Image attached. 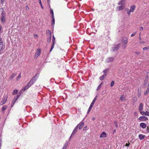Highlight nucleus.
Segmentation results:
<instances>
[{"label":"nucleus","instance_id":"49","mask_svg":"<svg viewBox=\"0 0 149 149\" xmlns=\"http://www.w3.org/2000/svg\"><path fill=\"white\" fill-rule=\"evenodd\" d=\"M136 34V33H133L131 35V36L132 37H133V36H134Z\"/></svg>","mask_w":149,"mask_h":149},{"label":"nucleus","instance_id":"27","mask_svg":"<svg viewBox=\"0 0 149 149\" xmlns=\"http://www.w3.org/2000/svg\"><path fill=\"white\" fill-rule=\"evenodd\" d=\"M51 36H49V37L47 38V41L49 43L51 40Z\"/></svg>","mask_w":149,"mask_h":149},{"label":"nucleus","instance_id":"54","mask_svg":"<svg viewBox=\"0 0 149 149\" xmlns=\"http://www.w3.org/2000/svg\"><path fill=\"white\" fill-rule=\"evenodd\" d=\"M87 128V127L86 126L84 128V130H86Z\"/></svg>","mask_w":149,"mask_h":149},{"label":"nucleus","instance_id":"56","mask_svg":"<svg viewBox=\"0 0 149 149\" xmlns=\"http://www.w3.org/2000/svg\"><path fill=\"white\" fill-rule=\"evenodd\" d=\"M94 104L91 103V104L90 106L93 107Z\"/></svg>","mask_w":149,"mask_h":149},{"label":"nucleus","instance_id":"23","mask_svg":"<svg viewBox=\"0 0 149 149\" xmlns=\"http://www.w3.org/2000/svg\"><path fill=\"white\" fill-rule=\"evenodd\" d=\"M19 97V95H17L16 96L14 97L13 100L15 101H16Z\"/></svg>","mask_w":149,"mask_h":149},{"label":"nucleus","instance_id":"43","mask_svg":"<svg viewBox=\"0 0 149 149\" xmlns=\"http://www.w3.org/2000/svg\"><path fill=\"white\" fill-rule=\"evenodd\" d=\"M75 5H76L77 7L78 6V7H80V5H78V3L77 2H75Z\"/></svg>","mask_w":149,"mask_h":149},{"label":"nucleus","instance_id":"44","mask_svg":"<svg viewBox=\"0 0 149 149\" xmlns=\"http://www.w3.org/2000/svg\"><path fill=\"white\" fill-rule=\"evenodd\" d=\"M54 45H53L52 46V47H51V49H50V50H49V52H51L52 50L53 49V48H54Z\"/></svg>","mask_w":149,"mask_h":149},{"label":"nucleus","instance_id":"5","mask_svg":"<svg viewBox=\"0 0 149 149\" xmlns=\"http://www.w3.org/2000/svg\"><path fill=\"white\" fill-rule=\"evenodd\" d=\"M138 120L141 121H145L148 120L147 117L145 116H141L140 117Z\"/></svg>","mask_w":149,"mask_h":149},{"label":"nucleus","instance_id":"1","mask_svg":"<svg viewBox=\"0 0 149 149\" xmlns=\"http://www.w3.org/2000/svg\"><path fill=\"white\" fill-rule=\"evenodd\" d=\"M5 13L3 8L0 9V18L2 22L4 23L5 22Z\"/></svg>","mask_w":149,"mask_h":149},{"label":"nucleus","instance_id":"45","mask_svg":"<svg viewBox=\"0 0 149 149\" xmlns=\"http://www.w3.org/2000/svg\"><path fill=\"white\" fill-rule=\"evenodd\" d=\"M133 100L135 102H136L137 100L136 97H134Z\"/></svg>","mask_w":149,"mask_h":149},{"label":"nucleus","instance_id":"60","mask_svg":"<svg viewBox=\"0 0 149 149\" xmlns=\"http://www.w3.org/2000/svg\"><path fill=\"white\" fill-rule=\"evenodd\" d=\"M95 102V101L94 100H93L92 102V103H93L94 104Z\"/></svg>","mask_w":149,"mask_h":149},{"label":"nucleus","instance_id":"11","mask_svg":"<svg viewBox=\"0 0 149 149\" xmlns=\"http://www.w3.org/2000/svg\"><path fill=\"white\" fill-rule=\"evenodd\" d=\"M7 98V96H4L3 97L1 102L2 103V104H4L5 103L6 101Z\"/></svg>","mask_w":149,"mask_h":149},{"label":"nucleus","instance_id":"31","mask_svg":"<svg viewBox=\"0 0 149 149\" xmlns=\"http://www.w3.org/2000/svg\"><path fill=\"white\" fill-rule=\"evenodd\" d=\"M84 123H81L79 127V129H81L84 125Z\"/></svg>","mask_w":149,"mask_h":149},{"label":"nucleus","instance_id":"20","mask_svg":"<svg viewBox=\"0 0 149 149\" xmlns=\"http://www.w3.org/2000/svg\"><path fill=\"white\" fill-rule=\"evenodd\" d=\"M125 10H126L127 11V12L128 15H130V14L132 12L130 11V10L128 8H126L125 9Z\"/></svg>","mask_w":149,"mask_h":149},{"label":"nucleus","instance_id":"15","mask_svg":"<svg viewBox=\"0 0 149 149\" xmlns=\"http://www.w3.org/2000/svg\"><path fill=\"white\" fill-rule=\"evenodd\" d=\"M136 8V6L134 5H133L131 6L130 7V11L132 12H134L135 9Z\"/></svg>","mask_w":149,"mask_h":149},{"label":"nucleus","instance_id":"26","mask_svg":"<svg viewBox=\"0 0 149 149\" xmlns=\"http://www.w3.org/2000/svg\"><path fill=\"white\" fill-rule=\"evenodd\" d=\"M148 79L147 78H146L145 79L144 81V85H146L147 83V82L148 81Z\"/></svg>","mask_w":149,"mask_h":149},{"label":"nucleus","instance_id":"28","mask_svg":"<svg viewBox=\"0 0 149 149\" xmlns=\"http://www.w3.org/2000/svg\"><path fill=\"white\" fill-rule=\"evenodd\" d=\"M109 71V69H106L103 71V72L104 74L107 73Z\"/></svg>","mask_w":149,"mask_h":149},{"label":"nucleus","instance_id":"41","mask_svg":"<svg viewBox=\"0 0 149 149\" xmlns=\"http://www.w3.org/2000/svg\"><path fill=\"white\" fill-rule=\"evenodd\" d=\"M16 101H15L13 100L12 101V104H11V107H13V106L14 104L15 103V102Z\"/></svg>","mask_w":149,"mask_h":149},{"label":"nucleus","instance_id":"6","mask_svg":"<svg viewBox=\"0 0 149 149\" xmlns=\"http://www.w3.org/2000/svg\"><path fill=\"white\" fill-rule=\"evenodd\" d=\"M120 44H118L115 45L113 47H112V50L113 51H116L120 47Z\"/></svg>","mask_w":149,"mask_h":149},{"label":"nucleus","instance_id":"55","mask_svg":"<svg viewBox=\"0 0 149 149\" xmlns=\"http://www.w3.org/2000/svg\"><path fill=\"white\" fill-rule=\"evenodd\" d=\"M92 107H92V106H90V107H89V109L90 110H91V109L92 108Z\"/></svg>","mask_w":149,"mask_h":149},{"label":"nucleus","instance_id":"38","mask_svg":"<svg viewBox=\"0 0 149 149\" xmlns=\"http://www.w3.org/2000/svg\"><path fill=\"white\" fill-rule=\"evenodd\" d=\"M21 74L20 73L19 75L17 76V78L16 79L17 80H18L21 77Z\"/></svg>","mask_w":149,"mask_h":149},{"label":"nucleus","instance_id":"9","mask_svg":"<svg viewBox=\"0 0 149 149\" xmlns=\"http://www.w3.org/2000/svg\"><path fill=\"white\" fill-rule=\"evenodd\" d=\"M143 105L142 103H140L139 107L138 110L140 111L143 110Z\"/></svg>","mask_w":149,"mask_h":149},{"label":"nucleus","instance_id":"58","mask_svg":"<svg viewBox=\"0 0 149 149\" xmlns=\"http://www.w3.org/2000/svg\"><path fill=\"white\" fill-rule=\"evenodd\" d=\"M97 97V96H96V97L94 98V99H93V100H94L95 101Z\"/></svg>","mask_w":149,"mask_h":149},{"label":"nucleus","instance_id":"21","mask_svg":"<svg viewBox=\"0 0 149 149\" xmlns=\"http://www.w3.org/2000/svg\"><path fill=\"white\" fill-rule=\"evenodd\" d=\"M106 76V75H105V74L103 75L100 77L99 79L100 80H102Z\"/></svg>","mask_w":149,"mask_h":149},{"label":"nucleus","instance_id":"62","mask_svg":"<svg viewBox=\"0 0 149 149\" xmlns=\"http://www.w3.org/2000/svg\"><path fill=\"white\" fill-rule=\"evenodd\" d=\"M79 125H77V126H76V129H77V128H78V127H79Z\"/></svg>","mask_w":149,"mask_h":149},{"label":"nucleus","instance_id":"40","mask_svg":"<svg viewBox=\"0 0 149 149\" xmlns=\"http://www.w3.org/2000/svg\"><path fill=\"white\" fill-rule=\"evenodd\" d=\"M28 88H27V87L26 86V87H23L22 89V91H25L27 89H28Z\"/></svg>","mask_w":149,"mask_h":149},{"label":"nucleus","instance_id":"32","mask_svg":"<svg viewBox=\"0 0 149 149\" xmlns=\"http://www.w3.org/2000/svg\"><path fill=\"white\" fill-rule=\"evenodd\" d=\"M68 142L67 141L66 142L63 147L64 148L66 149V148L67 146L68 145Z\"/></svg>","mask_w":149,"mask_h":149},{"label":"nucleus","instance_id":"7","mask_svg":"<svg viewBox=\"0 0 149 149\" xmlns=\"http://www.w3.org/2000/svg\"><path fill=\"white\" fill-rule=\"evenodd\" d=\"M41 53V50L40 49H38L37 50V51L35 54V58H37L38 56H39Z\"/></svg>","mask_w":149,"mask_h":149},{"label":"nucleus","instance_id":"16","mask_svg":"<svg viewBox=\"0 0 149 149\" xmlns=\"http://www.w3.org/2000/svg\"><path fill=\"white\" fill-rule=\"evenodd\" d=\"M74 129L73 130V132H72V134L70 138H69V141H71V140H72V139H73V137H74Z\"/></svg>","mask_w":149,"mask_h":149},{"label":"nucleus","instance_id":"12","mask_svg":"<svg viewBox=\"0 0 149 149\" xmlns=\"http://www.w3.org/2000/svg\"><path fill=\"white\" fill-rule=\"evenodd\" d=\"M125 8L124 6H118L116 8V10L118 11H120L123 10Z\"/></svg>","mask_w":149,"mask_h":149},{"label":"nucleus","instance_id":"61","mask_svg":"<svg viewBox=\"0 0 149 149\" xmlns=\"http://www.w3.org/2000/svg\"><path fill=\"white\" fill-rule=\"evenodd\" d=\"M26 10H27L28 9H29V8H28V6H26Z\"/></svg>","mask_w":149,"mask_h":149},{"label":"nucleus","instance_id":"53","mask_svg":"<svg viewBox=\"0 0 149 149\" xmlns=\"http://www.w3.org/2000/svg\"><path fill=\"white\" fill-rule=\"evenodd\" d=\"M2 29V26L1 25H0V33H1V31Z\"/></svg>","mask_w":149,"mask_h":149},{"label":"nucleus","instance_id":"25","mask_svg":"<svg viewBox=\"0 0 149 149\" xmlns=\"http://www.w3.org/2000/svg\"><path fill=\"white\" fill-rule=\"evenodd\" d=\"M33 84L31 83V82H29L28 83V84L27 85L26 87H27V88H28L29 87H30Z\"/></svg>","mask_w":149,"mask_h":149},{"label":"nucleus","instance_id":"46","mask_svg":"<svg viewBox=\"0 0 149 149\" xmlns=\"http://www.w3.org/2000/svg\"><path fill=\"white\" fill-rule=\"evenodd\" d=\"M130 143H126L125 145V146H130Z\"/></svg>","mask_w":149,"mask_h":149},{"label":"nucleus","instance_id":"3","mask_svg":"<svg viewBox=\"0 0 149 149\" xmlns=\"http://www.w3.org/2000/svg\"><path fill=\"white\" fill-rule=\"evenodd\" d=\"M38 78V74H36L33 77L32 79L30 81V82L33 84V83L35 82L36 80Z\"/></svg>","mask_w":149,"mask_h":149},{"label":"nucleus","instance_id":"36","mask_svg":"<svg viewBox=\"0 0 149 149\" xmlns=\"http://www.w3.org/2000/svg\"><path fill=\"white\" fill-rule=\"evenodd\" d=\"M7 108L6 106L5 105L2 108V111H4Z\"/></svg>","mask_w":149,"mask_h":149},{"label":"nucleus","instance_id":"4","mask_svg":"<svg viewBox=\"0 0 149 149\" xmlns=\"http://www.w3.org/2000/svg\"><path fill=\"white\" fill-rule=\"evenodd\" d=\"M5 48V45L3 44V42H0V54H1L2 52L1 51L4 49Z\"/></svg>","mask_w":149,"mask_h":149},{"label":"nucleus","instance_id":"19","mask_svg":"<svg viewBox=\"0 0 149 149\" xmlns=\"http://www.w3.org/2000/svg\"><path fill=\"white\" fill-rule=\"evenodd\" d=\"M55 24V19L54 17H52L51 25L52 26H54Z\"/></svg>","mask_w":149,"mask_h":149},{"label":"nucleus","instance_id":"64","mask_svg":"<svg viewBox=\"0 0 149 149\" xmlns=\"http://www.w3.org/2000/svg\"><path fill=\"white\" fill-rule=\"evenodd\" d=\"M149 128H147V130L148 131V132H149Z\"/></svg>","mask_w":149,"mask_h":149},{"label":"nucleus","instance_id":"42","mask_svg":"<svg viewBox=\"0 0 149 149\" xmlns=\"http://www.w3.org/2000/svg\"><path fill=\"white\" fill-rule=\"evenodd\" d=\"M114 84V82L113 81H112L111 84V86H113Z\"/></svg>","mask_w":149,"mask_h":149},{"label":"nucleus","instance_id":"2","mask_svg":"<svg viewBox=\"0 0 149 149\" xmlns=\"http://www.w3.org/2000/svg\"><path fill=\"white\" fill-rule=\"evenodd\" d=\"M122 43L123 45V49H125L126 48V44L127 42V38H123L122 41Z\"/></svg>","mask_w":149,"mask_h":149},{"label":"nucleus","instance_id":"59","mask_svg":"<svg viewBox=\"0 0 149 149\" xmlns=\"http://www.w3.org/2000/svg\"><path fill=\"white\" fill-rule=\"evenodd\" d=\"M22 92L21 91H20L19 93V96L20 95L22 94Z\"/></svg>","mask_w":149,"mask_h":149},{"label":"nucleus","instance_id":"48","mask_svg":"<svg viewBox=\"0 0 149 149\" xmlns=\"http://www.w3.org/2000/svg\"><path fill=\"white\" fill-rule=\"evenodd\" d=\"M114 123L115 124V126L116 127H118V125H117V123H116V122H114Z\"/></svg>","mask_w":149,"mask_h":149},{"label":"nucleus","instance_id":"50","mask_svg":"<svg viewBox=\"0 0 149 149\" xmlns=\"http://www.w3.org/2000/svg\"><path fill=\"white\" fill-rule=\"evenodd\" d=\"M134 115L135 116H136L138 115L137 113L136 112H135L134 113Z\"/></svg>","mask_w":149,"mask_h":149},{"label":"nucleus","instance_id":"17","mask_svg":"<svg viewBox=\"0 0 149 149\" xmlns=\"http://www.w3.org/2000/svg\"><path fill=\"white\" fill-rule=\"evenodd\" d=\"M145 137V135L142 134H140L139 135V138L140 140H142Z\"/></svg>","mask_w":149,"mask_h":149},{"label":"nucleus","instance_id":"13","mask_svg":"<svg viewBox=\"0 0 149 149\" xmlns=\"http://www.w3.org/2000/svg\"><path fill=\"white\" fill-rule=\"evenodd\" d=\"M140 125L141 127L143 129L145 128L147 126L146 124L144 123H140Z\"/></svg>","mask_w":149,"mask_h":149},{"label":"nucleus","instance_id":"33","mask_svg":"<svg viewBox=\"0 0 149 149\" xmlns=\"http://www.w3.org/2000/svg\"><path fill=\"white\" fill-rule=\"evenodd\" d=\"M52 42H53V45H54V44H55V38H54V36H53L52 39Z\"/></svg>","mask_w":149,"mask_h":149},{"label":"nucleus","instance_id":"29","mask_svg":"<svg viewBox=\"0 0 149 149\" xmlns=\"http://www.w3.org/2000/svg\"><path fill=\"white\" fill-rule=\"evenodd\" d=\"M16 75L14 73L12 74V75L10 77V79H12L15 76H16Z\"/></svg>","mask_w":149,"mask_h":149},{"label":"nucleus","instance_id":"51","mask_svg":"<svg viewBox=\"0 0 149 149\" xmlns=\"http://www.w3.org/2000/svg\"><path fill=\"white\" fill-rule=\"evenodd\" d=\"M39 3H40V5L41 6V8H42V9H43V7H42V4L41 1H40V2H39Z\"/></svg>","mask_w":149,"mask_h":149},{"label":"nucleus","instance_id":"35","mask_svg":"<svg viewBox=\"0 0 149 149\" xmlns=\"http://www.w3.org/2000/svg\"><path fill=\"white\" fill-rule=\"evenodd\" d=\"M120 99L121 100L123 101L124 100V97L123 95H122L120 97Z\"/></svg>","mask_w":149,"mask_h":149},{"label":"nucleus","instance_id":"57","mask_svg":"<svg viewBox=\"0 0 149 149\" xmlns=\"http://www.w3.org/2000/svg\"><path fill=\"white\" fill-rule=\"evenodd\" d=\"M90 111H91V110H90L89 109H88L87 111V113H89L90 112Z\"/></svg>","mask_w":149,"mask_h":149},{"label":"nucleus","instance_id":"10","mask_svg":"<svg viewBox=\"0 0 149 149\" xmlns=\"http://www.w3.org/2000/svg\"><path fill=\"white\" fill-rule=\"evenodd\" d=\"M140 113L143 115H145L147 116H149V112L148 111L144 112V111H141Z\"/></svg>","mask_w":149,"mask_h":149},{"label":"nucleus","instance_id":"18","mask_svg":"<svg viewBox=\"0 0 149 149\" xmlns=\"http://www.w3.org/2000/svg\"><path fill=\"white\" fill-rule=\"evenodd\" d=\"M125 1V0H121L118 3V4L120 5H123L124 4V2Z\"/></svg>","mask_w":149,"mask_h":149},{"label":"nucleus","instance_id":"63","mask_svg":"<svg viewBox=\"0 0 149 149\" xmlns=\"http://www.w3.org/2000/svg\"><path fill=\"white\" fill-rule=\"evenodd\" d=\"M37 35L36 34H35L34 35V37H35V38L36 37H37Z\"/></svg>","mask_w":149,"mask_h":149},{"label":"nucleus","instance_id":"37","mask_svg":"<svg viewBox=\"0 0 149 149\" xmlns=\"http://www.w3.org/2000/svg\"><path fill=\"white\" fill-rule=\"evenodd\" d=\"M102 83H101L97 87V90L98 91L101 88V85L102 84Z\"/></svg>","mask_w":149,"mask_h":149},{"label":"nucleus","instance_id":"47","mask_svg":"<svg viewBox=\"0 0 149 149\" xmlns=\"http://www.w3.org/2000/svg\"><path fill=\"white\" fill-rule=\"evenodd\" d=\"M5 0H0L1 3L2 4H3Z\"/></svg>","mask_w":149,"mask_h":149},{"label":"nucleus","instance_id":"24","mask_svg":"<svg viewBox=\"0 0 149 149\" xmlns=\"http://www.w3.org/2000/svg\"><path fill=\"white\" fill-rule=\"evenodd\" d=\"M46 32V34H48L49 35V36H52L51 32L50 30H47Z\"/></svg>","mask_w":149,"mask_h":149},{"label":"nucleus","instance_id":"30","mask_svg":"<svg viewBox=\"0 0 149 149\" xmlns=\"http://www.w3.org/2000/svg\"><path fill=\"white\" fill-rule=\"evenodd\" d=\"M50 13L51 14V15H52V17H54V12H53V10L51 8L50 9Z\"/></svg>","mask_w":149,"mask_h":149},{"label":"nucleus","instance_id":"14","mask_svg":"<svg viewBox=\"0 0 149 149\" xmlns=\"http://www.w3.org/2000/svg\"><path fill=\"white\" fill-rule=\"evenodd\" d=\"M107 137V134L106 133L104 132H103L100 135V138H104Z\"/></svg>","mask_w":149,"mask_h":149},{"label":"nucleus","instance_id":"34","mask_svg":"<svg viewBox=\"0 0 149 149\" xmlns=\"http://www.w3.org/2000/svg\"><path fill=\"white\" fill-rule=\"evenodd\" d=\"M18 92V91L17 90H15L14 91L13 93V95H15Z\"/></svg>","mask_w":149,"mask_h":149},{"label":"nucleus","instance_id":"52","mask_svg":"<svg viewBox=\"0 0 149 149\" xmlns=\"http://www.w3.org/2000/svg\"><path fill=\"white\" fill-rule=\"evenodd\" d=\"M140 29L141 31H142L143 30V28L142 27H141L140 28Z\"/></svg>","mask_w":149,"mask_h":149},{"label":"nucleus","instance_id":"8","mask_svg":"<svg viewBox=\"0 0 149 149\" xmlns=\"http://www.w3.org/2000/svg\"><path fill=\"white\" fill-rule=\"evenodd\" d=\"M114 60V58L113 57H110L107 58L106 60V61L107 63H109L112 62Z\"/></svg>","mask_w":149,"mask_h":149},{"label":"nucleus","instance_id":"39","mask_svg":"<svg viewBox=\"0 0 149 149\" xmlns=\"http://www.w3.org/2000/svg\"><path fill=\"white\" fill-rule=\"evenodd\" d=\"M148 49H149V46L148 47H145L143 48V50H147Z\"/></svg>","mask_w":149,"mask_h":149},{"label":"nucleus","instance_id":"22","mask_svg":"<svg viewBox=\"0 0 149 149\" xmlns=\"http://www.w3.org/2000/svg\"><path fill=\"white\" fill-rule=\"evenodd\" d=\"M145 92H144V94L145 95H147L149 92V86Z\"/></svg>","mask_w":149,"mask_h":149}]
</instances>
